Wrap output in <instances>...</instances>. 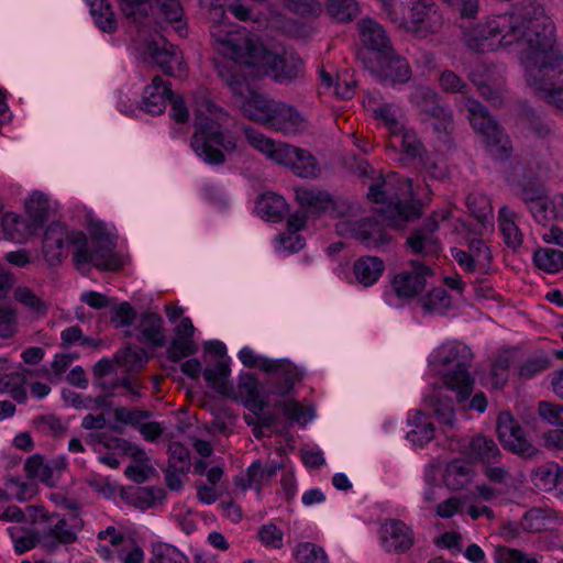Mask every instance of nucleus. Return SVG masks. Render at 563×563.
Instances as JSON below:
<instances>
[{"label": "nucleus", "instance_id": "1", "mask_svg": "<svg viewBox=\"0 0 563 563\" xmlns=\"http://www.w3.org/2000/svg\"><path fill=\"white\" fill-rule=\"evenodd\" d=\"M534 29L525 25L523 14L492 15L465 33V43L474 52L484 53L517 45L528 84L547 102L563 110V87L556 80L563 75V55L554 46V24L537 11Z\"/></svg>", "mask_w": 563, "mask_h": 563}, {"label": "nucleus", "instance_id": "2", "mask_svg": "<svg viewBox=\"0 0 563 563\" xmlns=\"http://www.w3.org/2000/svg\"><path fill=\"white\" fill-rule=\"evenodd\" d=\"M210 34L216 49L223 55V59L214 62L218 75L234 96L243 97L247 91V80L242 74L241 64H249L257 45L240 31L238 24L225 21L213 23Z\"/></svg>", "mask_w": 563, "mask_h": 563}, {"label": "nucleus", "instance_id": "3", "mask_svg": "<svg viewBox=\"0 0 563 563\" xmlns=\"http://www.w3.org/2000/svg\"><path fill=\"white\" fill-rule=\"evenodd\" d=\"M196 103V130L190 146L205 163L222 165L225 163V153H232L236 148L235 139L219 129L229 114L207 93L199 96Z\"/></svg>", "mask_w": 563, "mask_h": 563}, {"label": "nucleus", "instance_id": "4", "mask_svg": "<svg viewBox=\"0 0 563 563\" xmlns=\"http://www.w3.org/2000/svg\"><path fill=\"white\" fill-rule=\"evenodd\" d=\"M244 115L284 135H297L308 129V120L292 106L253 91L247 84L245 95L235 96Z\"/></svg>", "mask_w": 563, "mask_h": 563}, {"label": "nucleus", "instance_id": "5", "mask_svg": "<svg viewBox=\"0 0 563 563\" xmlns=\"http://www.w3.org/2000/svg\"><path fill=\"white\" fill-rule=\"evenodd\" d=\"M367 197L375 203L385 205L382 209L384 220H388L396 229H402L421 214L419 205L410 200L413 197L411 179L396 173L373 183Z\"/></svg>", "mask_w": 563, "mask_h": 563}, {"label": "nucleus", "instance_id": "6", "mask_svg": "<svg viewBox=\"0 0 563 563\" xmlns=\"http://www.w3.org/2000/svg\"><path fill=\"white\" fill-rule=\"evenodd\" d=\"M472 361L473 353L471 349L457 341L442 344L433 360V364L454 366V368L448 369L442 378L449 389L456 391L460 402L467 399L473 391L474 379L468 373Z\"/></svg>", "mask_w": 563, "mask_h": 563}, {"label": "nucleus", "instance_id": "7", "mask_svg": "<svg viewBox=\"0 0 563 563\" xmlns=\"http://www.w3.org/2000/svg\"><path fill=\"white\" fill-rule=\"evenodd\" d=\"M462 110L467 111L468 120L476 133L483 135L486 144L494 148L499 158H507L512 150L503 128L494 120L487 109L476 99L462 97Z\"/></svg>", "mask_w": 563, "mask_h": 563}, {"label": "nucleus", "instance_id": "8", "mask_svg": "<svg viewBox=\"0 0 563 563\" xmlns=\"http://www.w3.org/2000/svg\"><path fill=\"white\" fill-rule=\"evenodd\" d=\"M84 244L74 253L76 264L91 263L101 271H118L122 267L121 257L114 252L115 243L108 233H93L91 249L87 246L86 236L80 233L79 239Z\"/></svg>", "mask_w": 563, "mask_h": 563}, {"label": "nucleus", "instance_id": "9", "mask_svg": "<svg viewBox=\"0 0 563 563\" xmlns=\"http://www.w3.org/2000/svg\"><path fill=\"white\" fill-rule=\"evenodd\" d=\"M361 49L357 53L358 60L368 70H376L377 59L382 54L390 53L393 42L382 24L371 18L361 19L357 22Z\"/></svg>", "mask_w": 563, "mask_h": 563}, {"label": "nucleus", "instance_id": "10", "mask_svg": "<svg viewBox=\"0 0 563 563\" xmlns=\"http://www.w3.org/2000/svg\"><path fill=\"white\" fill-rule=\"evenodd\" d=\"M247 66L258 67L264 74L274 77L278 82L295 79L302 70L300 57L284 52L277 54L257 45L254 55L249 59Z\"/></svg>", "mask_w": 563, "mask_h": 563}, {"label": "nucleus", "instance_id": "11", "mask_svg": "<svg viewBox=\"0 0 563 563\" xmlns=\"http://www.w3.org/2000/svg\"><path fill=\"white\" fill-rule=\"evenodd\" d=\"M496 431L504 449L526 459H536L541 451L526 437V431L509 412H500L497 418Z\"/></svg>", "mask_w": 563, "mask_h": 563}, {"label": "nucleus", "instance_id": "12", "mask_svg": "<svg viewBox=\"0 0 563 563\" xmlns=\"http://www.w3.org/2000/svg\"><path fill=\"white\" fill-rule=\"evenodd\" d=\"M380 220L375 218H365L358 221H341L338 224L340 233H349L352 238L361 241L367 247H379L386 245L390 241L386 228L395 225L390 224L388 220H384V211L380 210Z\"/></svg>", "mask_w": 563, "mask_h": 563}, {"label": "nucleus", "instance_id": "13", "mask_svg": "<svg viewBox=\"0 0 563 563\" xmlns=\"http://www.w3.org/2000/svg\"><path fill=\"white\" fill-rule=\"evenodd\" d=\"M405 269L391 279V290L400 298L410 300L421 295L427 287V279L433 276L432 268L420 261H410Z\"/></svg>", "mask_w": 563, "mask_h": 563}, {"label": "nucleus", "instance_id": "14", "mask_svg": "<svg viewBox=\"0 0 563 563\" xmlns=\"http://www.w3.org/2000/svg\"><path fill=\"white\" fill-rule=\"evenodd\" d=\"M277 163L289 167L301 178H317L321 174L316 157L309 151L287 143H279Z\"/></svg>", "mask_w": 563, "mask_h": 563}, {"label": "nucleus", "instance_id": "15", "mask_svg": "<svg viewBox=\"0 0 563 563\" xmlns=\"http://www.w3.org/2000/svg\"><path fill=\"white\" fill-rule=\"evenodd\" d=\"M409 14L405 27L419 38L437 33L441 25V16L424 0H408Z\"/></svg>", "mask_w": 563, "mask_h": 563}, {"label": "nucleus", "instance_id": "16", "mask_svg": "<svg viewBox=\"0 0 563 563\" xmlns=\"http://www.w3.org/2000/svg\"><path fill=\"white\" fill-rule=\"evenodd\" d=\"M379 533L383 548L389 553H405L415 543L412 529L399 519L385 520Z\"/></svg>", "mask_w": 563, "mask_h": 563}, {"label": "nucleus", "instance_id": "17", "mask_svg": "<svg viewBox=\"0 0 563 563\" xmlns=\"http://www.w3.org/2000/svg\"><path fill=\"white\" fill-rule=\"evenodd\" d=\"M438 229L437 219L430 217L422 227L413 230L407 238L406 246L411 253L423 257L437 256L441 250V242L435 235Z\"/></svg>", "mask_w": 563, "mask_h": 563}, {"label": "nucleus", "instance_id": "18", "mask_svg": "<svg viewBox=\"0 0 563 563\" xmlns=\"http://www.w3.org/2000/svg\"><path fill=\"white\" fill-rule=\"evenodd\" d=\"M268 367L266 373L271 376L273 394L285 396L302 379V372L288 360H271Z\"/></svg>", "mask_w": 563, "mask_h": 563}, {"label": "nucleus", "instance_id": "19", "mask_svg": "<svg viewBox=\"0 0 563 563\" xmlns=\"http://www.w3.org/2000/svg\"><path fill=\"white\" fill-rule=\"evenodd\" d=\"M374 63H376L377 69L371 71L380 75L385 79H389L394 84H405L411 77V68L408 60L398 55L394 46L390 53L382 54Z\"/></svg>", "mask_w": 563, "mask_h": 563}, {"label": "nucleus", "instance_id": "20", "mask_svg": "<svg viewBox=\"0 0 563 563\" xmlns=\"http://www.w3.org/2000/svg\"><path fill=\"white\" fill-rule=\"evenodd\" d=\"M56 518L54 525L47 526L41 533L38 542L48 551L56 550L60 544H71L77 541L76 531L67 520L57 514H52L47 520Z\"/></svg>", "mask_w": 563, "mask_h": 563}, {"label": "nucleus", "instance_id": "21", "mask_svg": "<svg viewBox=\"0 0 563 563\" xmlns=\"http://www.w3.org/2000/svg\"><path fill=\"white\" fill-rule=\"evenodd\" d=\"M144 58L157 65L165 75L174 76L175 66L181 70L183 57L173 44L159 46L155 42H147L144 49Z\"/></svg>", "mask_w": 563, "mask_h": 563}, {"label": "nucleus", "instance_id": "22", "mask_svg": "<svg viewBox=\"0 0 563 563\" xmlns=\"http://www.w3.org/2000/svg\"><path fill=\"white\" fill-rule=\"evenodd\" d=\"M173 96L169 81H165L159 76L152 79L151 85L144 88L142 109L152 114H161L166 108V102Z\"/></svg>", "mask_w": 563, "mask_h": 563}, {"label": "nucleus", "instance_id": "23", "mask_svg": "<svg viewBox=\"0 0 563 563\" xmlns=\"http://www.w3.org/2000/svg\"><path fill=\"white\" fill-rule=\"evenodd\" d=\"M463 453L471 462H481L485 465L497 464L501 459V452L494 439L483 434L473 437Z\"/></svg>", "mask_w": 563, "mask_h": 563}, {"label": "nucleus", "instance_id": "24", "mask_svg": "<svg viewBox=\"0 0 563 563\" xmlns=\"http://www.w3.org/2000/svg\"><path fill=\"white\" fill-rule=\"evenodd\" d=\"M475 475L474 465L470 460L454 459L446 464L443 481L449 489L460 490L468 486Z\"/></svg>", "mask_w": 563, "mask_h": 563}, {"label": "nucleus", "instance_id": "25", "mask_svg": "<svg viewBox=\"0 0 563 563\" xmlns=\"http://www.w3.org/2000/svg\"><path fill=\"white\" fill-rule=\"evenodd\" d=\"M66 228L57 222L49 224L43 238V254L49 265L60 263L64 257Z\"/></svg>", "mask_w": 563, "mask_h": 563}, {"label": "nucleus", "instance_id": "26", "mask_svg": "<svg viewBox=\"0 0 563 563\" xmlns=\"http://www.w3.org/2000/svg\"><path fill=\"white\" fill-rule=\"evenodd\" d=\"M387 146L395 151L400 150L415 163L422 159V154L426 152L416 132L406 128L390 136Z\"/></svg>", "mask_w": 563, "mask_h": 563}, {"label": "nucleus", "instance_id": "27", "mask_svg": "<svg viewBox=\"0 0 563 563\" xmlns=\"http://www.w3.org/2000/svg\"><path fill=\"white\" fill-rule=\"evenodd\" d=\"M385 269L383 260L376 256H362L355 261L353 273L356 280L364 287L374 285Z\"/></svg>", "mask_w": 563, "mask_h": 563}, {"label": "nucleus", "instance_id": "28", "mask_svg": "<svg viewBox=\"0 0 563 563\" xmlns=\"http://www.w3.org/2000/svg\"><path fill=\"white\" fill-rule=\"evenodd\" d=\"M295 194L296 200L300 207L307 209L310 213L323 212L333 205L332 197L323 190L314 188H297Z\"/></svg>", "mask_w": 563, "mask_h": 563}, {"label": "nucleus", "instance_id": "29", "mask_svg": "<svg viewBox=\"0 0 563 563\" xmlns=\"http://www.w3.org/2000/svg\"><path fill=\"white\" fill-rule=\"evenodd\" d=\"M517 213L507 206H503L498 212V223L504 242L512 249L522 244L523 235L516 223Z\"/></svg>", "mask_w": 563, "mask_h": 563}, {"label": "nucleus", "instance_id": "30", "mask_svg": "<svg viewBox=\"0 0 563 563\" xmlns=\"http://www.w3.org/2000/svg\"><path fill=\"white\" fill-rule=\"evenodd\" d=\"M13 299L35 318L45 317L49 309L48 302L26 286L14 288Z\"/></svg>", "mask_w": 563, "mask_h": 563}, {"label": "nucleus", "instance_id": "31", "mask_svg": "<svg viewBox=\"0 0 563 563\" xmlns=\"http://www.w3.org/2000/svg\"><path fill=\"white\" fill-rule=\"evenodd\" d=\"M140 330L145 343L153 346L164 345L163 318L158 313H144L140 323Z\"/></svg>", "mask_w": 563, "mask_h": 563}, {"label": "nucleus", "instance_id": "32", "mask_svg": "<svg viewBox=\"0 0 563 563\" xmlns=\"http://www.w3.org/2000/svg\"><path fill=\"white\" fill-rule=\"evenodd\" d=\"M256 209L262 218L279 221L287 212V203L282 196L275 192H266L257 201Z\"/></svg>", "mask_w": 563, "mask_h": 563}, {"label": "nucleus", "instance_id": "33", "mask_svg": "<svg viewBox=\"0 0 563 563\" xmlns=\"http://www.w3.org/2000/svg\"><path fill=\"white\" fill-rule=\"evenodd\" d=\"M96 25L103 32L117 30V20L108 0H86Z\"/></svg>", "mask_w": 563, "mask_h": 563}, {"label": "nucleus", "instance_id": "34", "mask_svg": "<svg viewBox=\"0 0 563 563\" xmlns=\"http://www.w3.org/2000/svg\"><path fill=\"white\" fill-rule=\"evenodd\" d=\"M238 389L240 395L245 398V406L254 415L263 411L265 402L260 396L258 382L253 375L242 376Z\"/></svg>", "mask_w": 563, "mask_h": 563}, {"label": "nucleus", "instance_id": "35", "mask_svg": "<svg viewBox=\"0 0 563 563\" xmlns=\"http://www.w3.org/2000/svg\"><path fill=\"white\" fill-rule=\"evenodd\" d=\"M230 367L225 361H218L213 366L203 371V378L207 384L217 393L225 395L232 388L228 384Z\"/></svg>", "mask_w": 563, "mask_h": 563}, {"label": "nucleus", "instance_id": "36", "mask_svg": "<svg viewBox=\"0 0 563 563\" xmlns=\"http://www.w3.org/2000/svg\"><path fill=\"white\" fill-rule=\"evenodd\" d=\"M23 468L29 478L38 479L49 487L55 485L54 476H52L48 463L43 455L34 454L27 457Z\"/></svg>", "mask_w": 563, "mask_h": 563}, {"label": "nucleus", "instance_id": "37", "mask_svg": "<svg viewBox=\"0 0 563 563\" xmlns=\"http://www.w3.org/2000/svg\"><path fill=\"white\" fill-rule=\"evenodd\" d=\"M533 262L539 269L554 274L563 269V251L540 247L533 254Z\"/></svg>", "mask_w": 563, "mask_h": 563}, {"label": "nucleus", "instance_id": "38", "mask_svg": "<svg viewBox=\"0 0 563 563\" xmlns=\"http://www.w3.org/2000/svg\"><path fill=\"white\" fill-rule=\"evenodd\" d=\"M279 468L280 465L276 463H271L263 467L261 461H255L247 468L246 478L241 479V486L243 489H246L251 487L253 484L263 485L272 477H274Z\"/></svg>", "mask_w": 563, "mask_h": 563}, {"label": "nucleus", "instance_id": "39", "mask_svg": "<svg viewBox=\"0 0 563 563\" xmlns=\"http://www.w3.org/2000/svg\"><path fill=\"white\" fill-rule=\"evenodd\" d=\"M117 362L125 368L128 373L140 372L147 362V354L144 349L137 346H128L120 351Z\"/></svg>", "mask_w": 563, "mask_h": 563}, {"label": "nucleus", "instance_id": "40", "mask_svg": "<svg viewBox=\"0 0 563 563\" xmlns=\"http://www.w3.org/2000/svg\"><path fill=\"white\" fill-rule=\"evenodd\" d=\"M292 554L297 563H329L324 549L312 542L298 543Z\"/></svg>", "mask_w": 563, "mask_h": 563}, {"label": "nucleus", "instance_id": "41", "mask_svg": "<svg viewBox=\"0 0 563 563\" xmlns=\"http://www.w3.org/2000/svg\"><path fill=\"white\" fill-rule=\"evenodd\" d=\"M374 117L388 129L389 137L405 128L404 123L400 121V110L393 104L385 103L379 106L374 110Z\"/></svg>", "mask_w": 563, "mask_h": 563}, {"label": "nucleus", "instance_id": "42", "mask_svg": "<svg viewBox=\"0 0 563 563\" xmlns=\"http://www.w3.org/2000/svg\"><path fill=\"white\" fill-rule=\"evenodd\" d=\"M159 13L170 23H175V30L180 36L186 34L185 24L181 21L184 11L178 0H155Z\"/></svg>", "mask_w": 563, "mask_h": 563}, {"label": "nucleus", "instance_id": "43", "mask_svg": "<svg viewBox=\"0 0 563 563\" xmlns=\"http://www.w3.org/2000/svg\"><path fill=\"white\" fill-rule=\"evenodd\" d=\"M411 101L426 115L434 112V110L442 104L438 92L429 87H419L416 89L411 95Z\"/></svg>", "mask_w": 563, "mask_h": 563}, {"label": "nucleus", "instance_id": "44", "mask_svg": "<svg viewBox=\"0 0 563 563\" xmlns=\"http://www.w3.org/2000/svg\"><path fill=\"white\" fill-rule=\"evenodd\" d=\"M420 306L426 312H441L451 305V298L442 287L431 289L419 300Z\"/></svg>", "mask_w": 563, "mask_h": 563}, {"label": "nucleus", "instance_id": "45", "mask_svg": "<svg viewBox=\"0 0 563 563\" xmlns=\"http://www.w3.org/2000/svg\"><path fill=\"white\" fill-rule=\"evenodd\" d=\"M327 11L339 22H349L358 14V4L355 0H330Z\"/></svg>", "mask_w": 563, "mask_h": 563}, {"label": "nucleus", "instance_id": "46", "mask_svg": "<svg viewBox=\"0 0 563 563\" xmlns=\"http://www.w3.org/2000/svg\"><path fill=\"white\" fill-rule=\"evenodd\" d=\"M168 465L179 473H188L191 466L189 450L180 442H172L167 449Z\"/></svg>", "mask_w": 563, "mask_h": 563}, {"label": "nucleus", "instance_id": "47", "mask_svg": "<svg viewBox=\"0 0 563 563\" xmlns=\"http://www.w3.org/2000/svg\"><path fill=\"white\" fill-rule=\"evenodd\" d=\"M415 164L430 178L442 179L446 176L445 163L439 154L424 152L422 159H418Z\"/></svg>", "mask_w": 563, "mask_h": 563}, {"label": "nucleus", "instance_id": "48", "mask_svg": "<svg viewBox=\"0 0 563 563\" xmlns=\"http://www.w3.org/2000/svg\"><path fill=\"white\" fill-rule=\"evenodd\" d=\"M247 142L257 151L264 153L269 158L277 163V152L279 143H275L272 139L266 137L253 129H245L244 131Z\"/></svg>", "mask_w": 563, "mask_h": 563}, {"label": "nucleus", "instance_id": "49", "mask_svg": "<svg viewBox=\"0 0 563 563\" xmlns=\"http://www.w3.org/2000/svg\"><path fill=\"white\" fill-rule=\"evenodd\" d=\"M49 200L41 192H33L26 201V212L35 223L42 224L48 218Z\"/></svg>", "mask_w": 563, "mask_h": 563}, {"label": "nucleus", "instance_id": "50", "mask_svg": "<svg viewBox=\"0 0 563 563\" xmlns=\"http://www.w3.org/2000/svg\"><path fill=\"white\" fill-rule=\"evenodd\" d=\"M33 426L38 432L51 437H60L66 431L62 420L54 415L37 416L33 420Z\"/></svg>", "mask_w": 563, "mask_h": 563}, {"label": "nucleus", "instance_id": "51", "mask_svg": "<svg viewBox=\"0 0 563 563\" xmlns=\"http://www.w3.org/2000/svg\"><path fill=\"white\" fill-rule=\"evenodd\" d=\"M558 464L550 463L539 466L532 473L534 485L544 490L555 489Z\"/></svg>", "mask_w": 563, "mask_h": 563}, {"label": "nucleus", "instance_id": "52", "mask_svg": "<svg viewBox=\"0 0 563 563\" xmlns=\"http://www.w3.org/2000/svg\"><path fill=\"white\" fill-rule=\"evenodd\" d=\"M433 412L442 426L452 429L455 422V411L451 398L437 397L432 404Z\"/></svg>", "mask_w": 563, "mask_h": 563}, {"label": "nucleus", "instance_id": "53", "mask_svg": "<svg viewBox=\"0 0 563 563\" xmlns=\"http://www.w3.org/2000/svg\"><path fill=\"white\" fill-rule=\"evenodd\" d=\"M152 417V412L150 410H141V409H128L125 407H118L114 409V418L117 421L122 422L124 424H130L139 430V427L142 426L145 420Z\"/></svg>", "mask_w": 563, "mask_h": 563}, {"label": "nucleus", "instance_id": "54", "mask_svg": "<svg viewBox=\"0 0 563 563\" xmlns=\"http://www.w3.org/2000/svg\"><path fill=\"white\" fill-rule=\"evenodd\" d=\"M261 543L274 550H279L284 547V532L275 523L263 525L257 532Z\"/></svg>", "mask_w": 563, "mask_h": 563}, {"label": "nucleus", "instance_id": "55", "mask_svg": "<svg viewBox=\"0 0 563 563\" xmlns=\"http://www.w3.org/2000/svg\"><path fill=\"white\" fill-rule=\"evenodd\" d=\"M520 123L538 136H545L550 133V128L531 108L525 107L519 114Z\"/></svg>", "mask_w": 563, "mask_h": 563}, {"label": "nucleus", "instance_id": "56", "mask_svg": "<svg viewBox=\"0 0 563 563\" xmlns=\"http://www.w3.org/2000/svg\"><path fill=\"white\" fill-rule=\"evenodd\" d=\"M468 254L478 267V271L488 268L492 262V252L481 239H473L468 242Z\"/></svg>", "mask_w": 563, "mask_h": 563}, {"label": "nucleus", "instance_id": "57", "mask_svg": "<svg viewBox=\"0 0 563 563\" xmlns=\"http://www.w3.org/2000/svg\"><path fill=\"white\" fill-rule=\"evenodd\" d=\"M197 352V346L192 339L189 338H174L167 349L168 358L173 362H178L184 357L190 356Z\"/></svg>", "mask_w": 563, "mask_h": 563}, {"label": "nucleus", "instance_id": "58", "mask_svg": "<svg viewBox=\"0 0 563 563\" xmlns=\"http://www.w3.org/2000/svg\"><path fill=\"white\" fill-rule=\"evenodd\" d=\"M466 205L470 212L476 218L479 222H484L488 216L492 214L493 208L490 206L489 199L485 195L479 194H471L466 199Z\"/></svg>", "mask_w": 563, "mask_h": 563}, {"label": "nucleus", "instance_id": "59", "mask_svg": "<svg viewBox=\"0 0 563 563\" xmlns=\"http://www.w3.org/2000/svg\"><path fill=\"white\" fill-rule=\"evenodd\" d=\"M439 82L441 88L451 93H462L463 97H466L465 95L468 91V85L454 71L452 70H443L440 74Z\"/></svg>", "mask_w": 563, "mask_h": 563}, {"label": "nucleus", "instance_id": "60", "mask_svg": "<svg viewBox=\"0 0 563 563\" xmlns=\"http://www.w3.org/2000/svg\"><path fill=\"white\" fill-rule=\"evenodd\" d=\"M472 82L477 87L478 92L494 104L501 103L503 89L499 85L494 86L488 80L483 79L476 74L471 75Z\"/></svg>", "mask_w": 563, "mask_h": 563}, {"label": "nucleus", "instance_id": "61", "mask_svg": "<svg viewBox=\"0 0 563 563\" xmlns=\"http://www.w3.org/2000/svg\"><path fill=\"white\" fill-rule=\"evenodd\" d=\"M185 558L172 545L157 543L153 547L152 563H184Z\"/></svg>", "mask_w": 563, "mask_h": 563}, {"label": "nucleus", "instance_id": "62", "mask_svg": "<svg viewBox=\"0 0 563 563\" xmlns=\"http://www.w3.org/2000/svg\"><path fill=\"white\" fill-rule=\"evenodd\" d=\"M2 228L9 239L19 241L23 236L26 224L20 216L8 212L2 217Z\"/></svg>", "mask_w": 563, "mask_h": 563}, {"label": "nucleus", "instance_id": "63", "mask_svg": "<svg viewBox=\"0 0 563 563\" xmlns=\"http://www.w3.org/2000/svg\"><path fill=\"white\" fill-rule=\"evenodd\" d=\"M538 412L549 423L563 427V405L541 401L539 402Z\"/></svg>", "mask_w": 563, "mask_h": 563}, {"label": "nucleus", "instance_id": "64", "mask_svg": "<svg viewBox=\"0 0 563 563\" xmlns=\"http://www.w3.org/2000/svg\"><path fill=\"white\" fill-rule=\"evenodd\" d=\"M496 563H538L534 559H527L523 553L517 549L507 547H497L495 550Z\"/></svg>", "mask_w": 563, "mask_h": 563}]
</instances>
